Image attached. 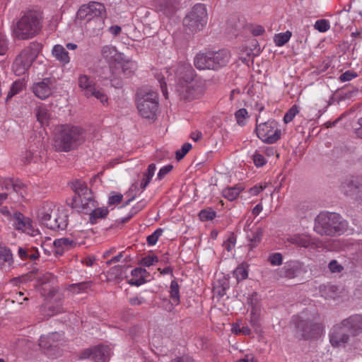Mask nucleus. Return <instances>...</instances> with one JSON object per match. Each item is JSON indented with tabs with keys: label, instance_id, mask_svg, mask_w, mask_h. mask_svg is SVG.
<instances>
[{
	"label": "nucleus",
	"instance_id": "57",
	"mask_svg": "<svg viewBox=\"0 0 362 362\" xmlns=\"http://www.w3.org/2000/svg\"><path fill=\"white\" fill-rule=\"evenodd\" d=\"M49 313L47 314V316H52L58 313L64 312V309L61 305H57L56 307L49 306L48 308Z\"/></svg>",
	"mask_w": 362,
	"mask_h": 362
},
{
	"label": "nucleus",
	"instance_id": "43",
	"mask_svg": "<svg viewBox=\"0 0 362 362\" xmlns=\"http://www.w3.org/2000/svg\"><path fill=\"white\" fill-rule=\"evenodd\" d=\"M264 230L261 228H258L252 234V237L250 238L251 242L250 246L255 247L258 243H259L263 236Z\"/></svg>",
	"mask_w": 362,
	"mask_h": 362
},
{
	"label": "nucleus",
	"instance_id": "14",
	"mask_svg": "<svg viewBox=\"0 0 362 362\" xmlns=\"http://www.w3.org/2000/svg\"><path fill=\"white\" fill-rule=\"evenodd\" d=\"M110 355L111 351L109 346L99 345L84 349L81 352L79 358L81 359L90 358L96 362H105Z\"/></svg>",
	"mask_w": 362,
	"mask_h": 362
},
{
	"label": "nucleus",
	"instance_id": "32",
	"mask_svg": "<svg viewBox=\"0 0 362 362\" xmlns=\"http://www.w3.org/2000/svg\"><path fill=\"white\" fill-rule=\"evenodd\" d=\"M73 189L75 192V196L82 197L91 193V191L88 188L86 184L81 180H77L74 183Z\"/></svg>",
	"mask_w": 362,
	"mask_h": 362
},
{
	"label": "nucleus",
	"instance_id": "3",
	"mask_svg": "<svg viewBox=\"0 0 362 362\" xmlns=\"http://www.w3.org/2000/svg\"><path fill=\"white\" fill-rule=\"evenodd\" d=\"M83 141L84 132L81 127L62 125L56 134L54 147L57 151L67 152L81 144Z\"/></svg>",
	"mask_w": 362,
	"mask_h": 362
},
{
	"label": "nucleus",
	"instance_id": "7",
	"mask_svg": "<svg viewBox=\"0 0 362 362\" xmlns=\"http://www.w3.org/2000/svg\"><path fill=\"white\" fill-rule=\"evenodd\" d=\"M40 49V45L38 43H31L21 52L12 66L16 75H23L28 70L37 57Z\"/></svg>",
	"mask_w": 362,
	"mask_h": 362
},
{
	"label": "nucleus",
	"instance_id": "12",
	"mask_svg": "<svg viewBox=\"0 0 362 362\" xmlns=\"http://www.w3.org/2000/svg\"><path fill=\"white\" fill-rule=\"evenodd\" d=\"M346 196L353 197L362 202V176H353L346 179L341 185Z\"/></svg>",
	"mask_w": 362,
	"mask_h": 362
},
{
	"label": "nucleus",
	"instance_id": "39",
	"mask_svg": "<svg viewBox=\"0 0 362 362\" xmlns=\"http://www.w3.org/2000/svg\"><path fill=\"white\" fill-rule=\"evenodd\" d=\"M235 117L238 124L243 126L245 124V120L248 118V112L246 109L241 108L236 111Z\"/></svg>",
	"mask_w": 362,
	"mask_h": 362
},
{
	"label": "nucleus",
	"instance_id": "44",
	"mask_svg": "<svg viewBox=\"0 0 362 362\" xmlns=\"http://www.w3.org/2000/svg\"><path fill=\"white\" fill-rule=\"evenodd\" d=\"M314 28L319 32L324 33L329 29L330 25L327 20L321 19L315 22Z\"/></svg>",
	"mask_w": 362,
	"mask_h": 362
},
{
	"label": "nucleus",
	"instance_id": "17",
	"mask_svg": "<svg viewBox=\"0 0 362 362\" xmlns=\"http://www.w3.org/2000/svg\"><path fill=\"white\" fill-rule=\"evenodd\" d=\"M12 218L13 221V225L16 230L27 233L32 236H35L39 234V231L34 229L31 219L25 216L21 213L15 212Z\"/></svg>",
	"mask_w": 362,
	"mask_h": 362
},
{
	"label": "nucleus",
	"instance_id": "1",
	"mask_svg": "<svg viewBox=\"0 0 362 362\" xmlns=\"http://www.w3.org/2000/svg\"><path fill=\"white\" fill-rule=\"evenodd\" d=\"M176 90L180 100L192 102L202 98L205 93L204 83L197 78L189 64H179L175 69Z\"/></svg>",
	"mask_w": 362,
	"mask_h": 362
},
{
	"label": "nucleus",
	"instance_id": "58",
	"mask_svg": "<svg viewBox=\"0 0 362 362\" xmlns=\"http://www.w3.org/2000/svg\"><path fill=\"white\" fill-rule=\"evenodd\" d=\"M88 285L86 282H82L79 284H74L71 285V288L72 291H75L77 290V292L79 293L81 291H84L88 288Z\"/></svg>",
	"mask_w": 362,
	"mask_h": 362
},
{
	"label": "nucleus",
	"instance_id": "22",
	"mask_svg": "<svg viewBox=\"0 0 362 362\" xmlns=\"http://www.w3.org/2000/svg\"><path fill=\"white\" fill-rule=\"evenodd\" d=\"M94 206V200L92 194L87 195L74 196L72 200V207L77 209L78 211H83L91 209Z\"/></svg>",
	"mask_w": 362,
	"mask_h": 362
},
{
	"label": "nucleus",
	"instance_id": "15",
	"mask_svg": "<svg viewBox=\"0 0 362 362\" xmlns=\"http://www.w3.org/2000/svg\"><path fill=\"white\" fill-rule=\"evenodd\" d=\"M105 12V6L98 2H90L88 5H82L77 11V18L80 20L90 21L98 17Z\"/></svg>",
	"mask_w": 362,
	"mask_h": 362
},
{
	"label": "nucleus",
	"instance_id": "13",
	"mask_svg": "<svg viewBox=\"0 0 362 362\" xmlns=\"http://www.w3.org/2000/svg\"><path fill=\"white\" fill-rule=\"evenodd\" d=\"M63 344V336L58 332L42 335L39 339L40 347L47 354L54 355L55 349Z\"/></svg>",
	"mask_w": 362,
	"mask_h": 362
},
{
	"label": "nucleus",
	"instance_id": "6",
	"mask_svg": "<svg viewBox=\"0 0 362 362\" xmlns=\"http://www.w3.org/2000/svg\"><path fill=\"white\" fill-rule=\"evenodd\" d=\"M206 8L202 4L194 5L183 20V25L186 31L190 33H194L201 30L206 25Z\"/></svg>",
	"mask_w": 362,
	"mask_h": 362
},
{
	"label": "nucleus",
	"instance_id": "19",
	"mask_svg": "<svg viewBox=\"0 0 362 362\" xmlns=\"http://www.w3.org/2000/svg\"><path fill=\"white\" fill-rule=\"evenodd\" d=\"M73 236L74 239H70L69 238H62L59 239H56L53 245L56 248V253L62 255L64 250H67L74 247L77 245L83 244V242H80L77 238L76 233H74Z\"/></svg>",
	"mask_w": 362,
	"mask_h": 362
},
{
	"label": "nucleus",
	"instance_id": "40",
	"mask_svg": "<svg viewBox=\"0 0 362 362\" xmlns=\"http://www.w3.org/2000/svg\"><path fill=\"white\" fill-rule=\"evenodd\" d=\"M250 323L255 329L260 327L259 309L256 307H252L251 310Z\"/></svg>",
	"mask_w": 362,
	"mask_h": 362
},
{
	"label": "nucleus",
	"instance_id": "23",
	"mask_svg": "<svg viewBox=\"0 0 362 362\" xmlns=\"http://www.w3.org/2000/svg\"><path fill=\"white\" fill-rule=\"evenodd\" d=\"M281 276L288 279H294L302 273L305 272L303 264L300 262H291L287 263L281 269Z\"/></svg>",
	"mask_w": 362,
	"mask_h": 362
},
{
	"label": "nucleus",
	"instance_id": "21",
	"mask_svg": "<svg viewBox=\"0 0 362 362\" xmlns=\"http://www.w3.org/2000/svg\"><path fill=\"white\" fill-rule=\"evenodd\" d=\"M211 54L214 71H217L226 66L230 59V53L227 49L211 52Z\"/></svg>",
	"mask_w": 362,
	"mask_h": 362
},
{
	"label": "nucleus",
	"instance_id": "34",
	"mask_svg": "<svg viewBox=\"0 0 362 362\" xmlns=\"http://www.w3.org/2000/svg\"><path fill=\"white\" fill-rule=\"evenodd\" d=\"M108 214V209L105 207L97 208L90 214V221L94 224L98 218H104Z\"/></svg>",
	"mask_w": 362,
	"mask_h": 362
},
{
	"label": "nucleus",
	"instance_id": "64",
	"mask_svg": "<svg viewBox=\"0 0 362 362\" xmlns=\"http://www.w3.org/2000/svg\"><path fill=\"white\" fill-rule=\"evenodd\" d=\"M237 362H257L252 354H247L245 358L239 359Z\"/></svg>",
	"mask_w": 362,
	"mask_h": 362
},
{
	"label": "nucleus",
	"instance_id": "49",
	"mask_svg": "<svg viewBox=\"0 0 362 362\" xmlns=\"http://www.w3.org/2000/svg\"><path fill=\"white\" fill-rule=\"evenodd\" d=\"M358 76V74L354 71L348 70L339 76L341 82L349 81Z\"/></svg>",
	"mask_w": 362,
	"mask_h": 362
},
{
	"label": "nucleus",
	"instance_id": "8",
	"mask_svg": "<svg viewBox=\"0 0 362 362\" xmlns=\"http://www.w3.org/2000/svg\"><path fill=\"white\" fill-rule=\"evenodd\" d=\"M137 109L144 118L154 119L158 107V93L155 91L140 93L138 94Z\"/></svg>",
	"mask_w": 362,
	"mask_h": 362
},
{
	"label": "nucleus",
	"instance_id": "41",
	"mask_svg": "<svg viewBox=\"0 0 362 362\" xmlns=\"http://www.w3.org/2000/svg\"><path fill=\"white\" fill-rule=\"evenodd\" d=\"M233 276L236 278L238 281H240L241 280L245 279L248 276V273L245 267L241 265L238 267L234 270Z\"/></svg>",
	"mask_w": 362,
	"mask_h": 362
},
{
	"label": "nucleus",
	"instance_id": "38",
	"mask_svg": "<svg viewBox=\"0 0 362 362\" xmlns=\"http://www.w3.org/2000/svg\"><path fill=\"white\" fill-rule=\"evenodd\" d=\"M216 211L211 209H206L202 210L199 214V217L201 221H206L214 219L216 216Z\"/></svg>",
	"mask_w": 362,
	"mask_h": 362
},
{
	"label": "nucleus",
	"instance_id": "35",
	"mask_svg": "<svg viewBox=\"0 0 362 362\" xmlns=\"http://www.w3.org/2000/svg\"><path fill=\"white\" fill-rule=\"evenodd\" d=\"M37 121L42 125L48 124L50 119V114L45 107H39L36 113Z\"/></svg>",
	"mask_w": 362,
	"mask_h": 362
},
{
	"label": "nucleus",
	"instance_id": "50",
	"mask_svg": "<svg viewBox=\"0 0 362 362\" xmlns=\"http://www.w3.org/2000/svg\"><path fill=\"white\" fill-rule=\"evenodd\" d=\"M328 268L332 273H340L344 269L343 266L339 264L335 259L329 262L328 264Z\"/></svg>",
	"mask_w": 362,
	"mask_h": 362
},
{
	"label": "nucleus",
	"instance_id": "30",
	"mask_svg": "<svg viewBox=\"0 0 362 362\" xmlns=\"http://www.w3.org/2000/svg\"><path fill=\"white\" fill-rule=\"evenodd\" d=\"M13 263V256L11 250L6 247H0V266L10 267Z\"/></svg>",
	"mask_w": 362,
	"mask_h": 362
},
{
	"label": "nucleus",
	"instance_id": "42",
	"mask_svg": "<svg viewBox=\"0 0 362 362\" xmlns=\"http://www.w3.org/2000/svg\"><path fill=\"white\" fill-rule=\"evenodd\" d=\"M23 88V83L21 81H15L12 86L11 87V89L8 93L7 95V100L9 98H11L13 96L18 93L20 91H21Z\"/></svg>",
	"mask_w": 362,
	"mask_h": 362
},
{
	"label": "nucleus",
	"instance_id": "25",
	"mask_svg": "<svg viewBox=\"0 0 362 362\" xmlns=\"http://www.w3.org/2000/svg\"><path fill=\"white\" fill-rule=\"evenodd\" d=\"M52 56L62 65L68 64L70 62L69 52L61 45H56L52 50Z\"/></svg>",
	"mask_w": 362,
	"mask_h": 362
},
{
	"label": "nucleus",
	"instance_id": "55",
	"mask_svg": "<svg viewBox=\"0 0 362 362\" xmlns=\"http://www.w3.org/2000/svg\"><path fill=\"white\" fill-rule=\"evenodd\" d=\"M173 165L169 164L160 169L157 177L158 180H162L167 174H168L173 169Z\"/></svg>",
	"mask_w": 362,
	"mask_h": 362
},
{
	"label": "nucleus",
	"instance_id": "31",
	"mask_svg": "<svg viewBox=\"0 0 362 362\" xmlns=\"http://www.w3.org/2000/svg\"><path fill=\"white\" fill-rule=\"evenodd\" d=\"M288 241L303 247H308L310 245V239L302 235H294L288 238Z\"/></svg>",
	"mask_w": 362,
	"mask_h": 362
},
{
	"label": "nucleus",
	"instance_id": "29",
	"mask_svg": "<svg viewBox=\"0 0 362 362\" xmlns=\"http://www.w3.org/2000/svg\"><path fill=\"white\" fill-rule=\"evenodd\" d=\"M243 190L241 185H237L235 187H228L223 190V196L229 201L235 200Z\"/></svg>",
	"mask_w": 362,
	"mask_h": 362
},
{
	"label": "nucleus",
	"instance_id": "51",
	"mask_svg": "<svg viewBox=\"0 0 362 362\" xmlns=\"http://www.w3.org/2000/svg\"><path fill=\"white\" fill-rule=\"evenodd\" d=\"M269 261L272 265L278 266L282 263V255L281 253L272 254L269 257Z\"/></svg>",
	"mask_w": 362,
	"mask_h": 362
},
{
	"label": "nucleus",
	"instance_id": "2",
	"mask_svg": "<svg viewBox=\"0 0 362 362\" xmlns=\"http://www.w3.org/2000/svg\"><path fill=\"white\" fill-rule=\"evenodd\" d=\"M347 228V222L337 213L320 212L315 218L314 230L320 235H340Z\"/></svg>",
	"mask_w": 362,
	"mask_h": 362
},
{
	"label": "nucleus",
	"instance_id": "62",
	"mask_svg": "<svg viewBox=\"0 0 362 362\" xmlns=\"http://www.w3.org/2000/svg\"><path fill=\"white\" fill-rule=\"evenodd\" d=\"M156 169V168L155 164H150L148 167L147 173L144 174V176L148 177L150 179H152L153 176L154 175Z\"/></svg>",
	"mask_w": 362,
	"mask_h": 362
},
{
	"label": "nucleus",
	"instance_id": "54",
	"mask_svg": "<svg viewBox=\"0 0 362 362\" xmlns=\"http://www.w3.org/2000/svg\"><path fill=\"white\" fill-rule=\"evenodd\" d=\"M253 161L257 167H262L266 163L264 156L257 152L253 155Z\"/></svg>",
	"mask_w": 362,
	"mask_h": 362
},
{
	"label": "nucleus",
	"instance_id": "36",
	"mask_svg": "<svg viewBox=\"0 0 362 362\" xmlns=\"http://www.w3.org/2000/svg\"><path fill=\"white\" fill-rule=\"evenodd\" d=\"M291 37V33L286 31L285 33H279L274 35V41L276 46L281 47L284 45Z\"/></svg>",
	"mask_w": 362,
	"mask_h": 362
},
{
	"label": "nucleus",
	"instance_id": "27",
	"mask_svg": "<svg viewBox=\"0 0 362 362\" xmlns=\"http://www.w3.org/2000/svg\"><path fill=\"white\" fill-rule=\"evenodd\" d=\"M131 274L132 278L128 281L130 285L139 286L146 282L148 272L145 269L136 268Z\"/></svg>",
	"mask_w": 362,
	"mask_h": 362
},
{
	"label": "nucleus",
	"instance_id": "59",
	"mask_svg": "<svg viewBox=\"0 0 362 362\" xmlns=\"http://www.w3.org/2000/svg\"><path fill=\"white\" fill-rule=\"evenodd\" d=\"M129 303L132 305H140L143 304L145 302V300L143 297L140 296H134L132 298H130L129 300Z\"/></svg>",
	"mask_w": 362,
	"mask_h": 362
},
{
	"label": "nucleus",
	"instance_id": "9",
	"mask_svg": "<svg viewBox=\"0 0 362 362\" xmlns=\"http://www.w3.org/2000/svg\"><path fill=\"white\" fill-rule=\"evenodd\" d=\"M256 132L257 136L267 144H274L281 137V130L278 127V123L274 119L258 124Z\"/></svg>",
	"mask_w": 362,
	"mask_h": 362
},
{
	"label": "nucleus",
	"instance_id": "18",
	"mask_svg": "<svg viewBox=\"0 0 362 362\" xmlns=\"http://www.w3.org/2000/svg\"><path fill=\"white\" fill-rule=\"evenodd\" d=\"M349 337L346 334V329L342 325L333 327L329 335V341L334 347L344 346L349 341Z\"/></svg>",
	"mask_w": 362,
	"mask_h": 362
},
{
	"label": "nucleus",
	"instance_id": "28",
	"mask_svg": "<svg viewBox=\"0 0 362 362\" xmlns=\"http://www.w3.org/2000/svg\"><path fill=\"white\" fill-rule=\"evenodd\" d=\"M128 267L126 266L117 265L112 267L107 272V278L110 281H121L127 277Z\"/></svg>",
	"mask_w": 362,
	"mask_h": 362
},
{
	"label": "nucleus",
	"instance_id": "33",
	"mask_svg": "<svg viewBox=\"0 0 362 362\" xmlns=\"http://www.w3.org/2000/svg\"><path fill=\"white\" fill-rule=\"evenodd\" d=\"M170 296L172 300V303L178 305L180 302V290L177 282L175 280L172 281L170 286Z\"/></svg>",
	"mask_w": 362,
	"mask_h": 362
},
{
	"label": "nucleus",
	"instance_id": "61",
	"mask_svg": "<svg viewBox=\"0 0 362 362\" xmlns=\"http://www.w3.org/2000/svg\"><path fill=\"white\" fill-rule=\"evenodd\" d=\"M266 187V185H255L250 189V192L252 195L256 196L263 191Z\"/></svg>",
	"mask_w": 362,
	"mask_h": 362
},
{
	"label": "nucleus",
	"instance_id": "53",
	"mask_svg": "<svg viewBox=\"0 0 362 362\" xmlns=\"http://www.w3.org/2000/svg\"><path fill=\"white\" fill-rule=\"evenodd\" d=\"M156 262H158L157 257L148 255L141 259V264L145 267H150Z\"/></svg>",
	"mask_w": 362,
	"mask_h": 362
},
{
	"label": "nucleus",
	"instance_id": "52",
	"mask_svg": "<svg viewBox=\"0 0 362 362\" xmlns=\"http://www.w3.org/2000/svg\"><path fill=\"white\" fill-rule=\"evenodd\" d=\"M34 159V153L30 151H25L21 156V161L24 165H28Z\"/></svg>",
	"mask_w": 362,
	"mask_h": 362
},
{
	"label": "nucleus",
	"instance_id": "48",
	"mask_svg": "<svg viewBox=\"0 0 362 362\" xmlns=\"http://www.w3.org/2000/svg\"><path fill=\"white\" fill-rule=\"evenodd\" d=\"M192 148V145L189 143L184 144L181 149L177 150L175 153L177 160H180L189 152V151Z\"/></svg>",
	"mask_w": 362,
	"mask_h": 362
},
{
	"label": "nucleus",
	"instance_id": "46",
	"mask_svg": "<svg viewBox=\"0 0 362 362\" xmlns=\"http://www.w3.org/2000/svg\"><path fill=\"white\" fill-rule=\"evenodd\" d=\"M163 231V230L161 228L156 229L151 235L147 237V243L149 245H156L159 237L162 235Z\"/></svg>",
	"mask_w": 362,
	"mask_h": 362
},
{
	"label": "nucleus",
	"instance_id": "20",
	"mask_svg": "<svg viewBox=\"0 0 362 362\" xmlns=\"http://www.w3.org/2000/svg\"><path fill=\"white\" fill-rule=\"evenodd\" d=\"M341 325L349 331L353 336H357L362 332V315H354L342 321Z\"/></svg>",
	"mask_w": 362,
	"mask_h": 362
},
{
	"label": "nucleus",
	"instance_id": "45",
	"mask_svg": "<svg viewBox=\"0 0 362 362\" xmlns=\"http://www.w3.org/2000/svg\"><path fill=\"white\" fill-rule=\"evenodd\" d=\"M298 113V109L296 105H293L284 117V122L287 124L291 122L295 116Z\"/></svg>",
	"mask_w": 362,
	"mask_h": 362
},
{
	"label": "nucleus",
	"instance_id": "26",
	"mask_svg": "<svg viewBox=\"0 0 362 362\" xmlns=\"http://www.w3.org/2000/svg\"><path fill=\"white\" fill-rule=\"evenodd\" d=\"M101 55L108 63L117 62L121 59V54L112 45H105L101 49Z\"/></svg>",
	"mask_w": 362,
	"mask_h": 362
},
{
	"label": "nucleus",
	"instance_id": "24",
	"mask_svg": "<svg viewBox=\"0 0 362 362\" xmlns=\"http://www.w3.org/2000/svg\"><path fill=\"white\" fill-rule=\"evenodd\" d=\"M194 64L199 70H213L211 52L197 54L194 59Z\"/></svg>",
	"mask_w": 362,
	"mask_h": 362
},
{
	"label": "nucleus",
	"instance_id": "11",
	"mask_svg": "<svg viewBox=\"0 0 362 362\" xmlns=\"http://www.w3.org/2000/svg\"><path fill=\"white\" fill-rule=\"evenodd\" d=\"M298 332L305 339H315L321 336L323 327L320 323L314 322L310 320H299L296 322Z\"/></svg>",
	"mask_w": 362,
	"mask_h": 362
},
{
	"label": "nucleus",
	"instance_id": "63",
	"mask_svg": "<svg viewBox=\"0 0 362 362\" xmlns=\"http://www.w3.org/2000/svg\"><path fill=\"white\" fill-rule=\"evenodd\" d=\"M39 257V252L38 251L35 249L32 248L29 250V252L28 254V259L30 260H35Z\"/></svg>",
	"mask_w": 362,
	"mask_h": 362
},
{
	"label": "nucleus",
	"instance_id": "37",
	"mask_svg": "<svg viewBox=\"0 0 362 362\" xmlns=\"http://www.w3.org/2000/svg\"><path fill=\"white\" fill-rule=\"evenodd\" d=\"M156 6L160 11H165L174 7L175 0H154Z\"/></svg>",
	"mask_w": 362,
	"mask_h": 362
},
{
	"label": "nucleus",
	"instance_id": "16",
	"mask_svg": "<svg viewBox=\"0 0 362 362\" xmlns=\"http://www.w3.org/2000/svg\"><path fill=\"white\" fill-rule=\"evenodd\" d=\"M56 80L54 78H45L42 81L34 83L32 90L39 98L45 100L49 97L55 88Z\"/></svg>",
	"mask_w": 362,
	"mask_h": 362
},
{
	"label": "nucleus",
	"instance_id": "60",
	"mask_svg": "<svg viewBox=\"0 0 362 362\" xmlns=\"http://www.w3.org/2000/svg\"><path fill=\"white\" fill-rule=\"evenodd\" d=\"M7 43L4 36L0 35V55H4L7 50Z\"/></svg>",
	"mask_w": 362,
	"mask_h": 362
},
{
	"label": "nucleus",
	"instance_id": "5",
	"mask_svg": "<svg viewBox=\"0 0 362 362\" xmlns=\"http://www.w3.org/2000/svg\"><path fill=\"white\" fill-rule=\"evenodd\" d=\"M41 28V18L35 11H28L18 20L13 29L15 36L20 40L34 37Z\"/></svg>",
	"mask_w": 362,
	"mask_h": 362
},
{
	"label": "nucleus",
	"instance_id": "4",
	"mask_svg": "<svg viewBox=\"0 0 362 362\" xmlns=\"http://www.w3.org/2000/svg\"><path fill=\"white\" fill-rule=\"evenodd\" d=\"M37 218L42 224L51 230H64L67 226V216L64 211L52 203L44 204L38 209Z\"/></svg>",
	"mask_w": 362,
	"mask_h": 362
},
{
	"label": "nucleus",
	"instance_id": "47",
	"mask_svg": "<svg viewBox=\"0 0 362 362\" xmlns=\"http://www.w3.org/2000/svg\"><path fill=\"white\" fill-rule=\"evenodd\" d=\"M123 199V195L120 193L112 192L108 198V204L110 206L114 204H118L121 203Z\"/></svg>",
	"mask_w": 362,
	"mask_h": 362
},
{
	"label": "nucleus",
	"instance_id": "10",
	"mask_svg": "<svg viewBox=\"0 0 362 362\" xmlns=\"http://www.w3.org/2000/svg\"><path fill=\"white\" fill-rule=\"evenodd\" d=\"M78 84L86 97L93 96L103 104L107 101V95L101 90L96 88L95 82L90 76L80 74L78 78Z\"/></svg>",
	"mask_w": 362,
	"mask_h": 362
},
{
	"label": "nucleus",
	"instance_id": "56",
	"mask_svg": "<svg viewBox=\"0 0 362 362\" xmlns=\"http://www.w3.org/2000/svg\"><path fill=\"white\" fill-rule=\"evenodd\" d=\"M235 239L234 237H230L225 241L223 244V247L227 250L228 252L231 251L232 249L235 247Z\"/></svg>",
	"mask_w": 362,
	"mask_h": 362
}]
</instances>
